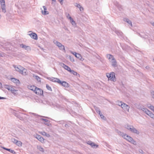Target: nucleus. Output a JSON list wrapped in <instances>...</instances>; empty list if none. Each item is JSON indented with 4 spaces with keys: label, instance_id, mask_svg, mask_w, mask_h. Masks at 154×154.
<instances>
[{
    "label": "nucleus",
    "instance_id": "f257e3e1",
    "mask_svg": "<svg viewBox=\"0 0 154 154\" xmlns=\"http://www.w3.org/2000/svg\"><path fill=\"white\" fill-rule=\"evenodd\" d=\"M106 76L109 80L115 82L116 80L115 77V74L113 72H111L110 73H107Z\"/></svg>",
    "mask_w": 154,
    "mask_h": 154
},
{
    "label": "nucleus",
    "instance_id": "f03ea898",
    "mask_svg": "<svg viewBox=\"0 0 154 154\" xmlns=\"http://www.w3.org/2000/svg\"><path fill=\"white\" fill-rule=\"evenodd\" d=\"M124 138L134 145H135L137 144L136 141L134 140L131 137L129 136L126 134L125 137Z\"/></svg>",
    "mask_w": 154,
    "mask_h": 154
},
{
    "label": "nucleus",
    "instance_id": "7ed1b4c3",
    "mask_svg": "<svg viewBox=\"0 0 154 154\" xmlns=\"http://www.w3.org/2000/svg\"><path fill=\"white\" fill-rule=\"evenodd\" d=\"M124 138L134 145H135L137 144L136 141L134 140L131 137L129 136L126 134L125 137Z\"/></svg>",
    "mask_w": 154,
    "mask_h": 154
},
{
    "label": "nucleus",
    "instance_id": "20e7f679",
    "mask_svg": "<svg viewBox=\"0 0 154 154\" xmlns=\"http://www.w3.org/2000/svg\"><path fill=\"white\" fill-rule=\"evenodd\" d=\"M54 44H55L59 48V49L61 50H63L65 51V47L63 45H62L60 43L56 41L55 42H54Z\"/></svg>",
    "mask_w": 154,
    "mask_h": 154
},
{
    "label": "nucleus",
    "instance_id": "39448f33",
    "mask_svg": "<svg viewBox=\"0 0 154 154\" xmlns=\"http://www.w3.org/2000/svg\"><path fill=\"white\" fill-rule=\"evenodd\" d=\"M35 94L38 95H42L43 94V90L39 88L36 87L34 92Z\"/></svg>",
    "mask_w": 154,
    "mask_h": 154
},
{
    "label": "nucleus",
    "instance_id": "423d86ee",
    "mask_svg": "<svg viewBox=\"0 0 154 154\" xmlns=\"http://www.w3.org/2000/svg\"><path fill=\"white\" fill-rule=\"evenodd\" d=\"M121 107L125 111H127L128 112H129L130 106L125 103H124L123 104Z\"/></svg>",
    "mask_w": 154,
    "mask_h": 154
},
{
    "label": "nucleus",
    "instance_id": "0eeeda50",
    "mask_svg": "<svg viewBox=\"0 0 154 154\" xmlns=\"http://www.w3.org/2000/svg\"><path fill=\"white\" fill-rule=\"evenodd\" d=\"M35 137L42 143H43L44 142V138L40 135L37 134L35 135Z\"/></svg>",
    "mask_w": 154,
    "mask_h": 154
},
{
    "label": "nucleus",
    "instance_id": "6e6552de",
    "mask_svg": "<svg viewBox=\"0 0 154 154\" xmlns=\"http://www.w3.org/2000/svg\"><path fill=\"white\" fill-rule=\"evenodd\" d=\"M44 10H42V14L44 15L48 14L49 12L47 11V8L45 6H43Z\"/></svg>",
    "mask_w": 154,
    "mask_h": 154
},
{
    "label": "nucleus",
    "instance_id": "1a4fd4ad",
    "mask_svg": "<svg viewBox=\"0 0 154 154\" xmlns=\"http://www.w3.org/2000/svg\"><path fill=\"white\" fill-rule=\"evenodd\" d=\"M20 46L21 47L24 48L25 49L28 51H30L31 50V48L30 47V46H26V45H24L23 44H20Z\"/></svg>",
    "mask_w": 154,
    "mask_h": 154
},
{
    "label": "nucleus",
    "instance_id": "9d476101",
    "mask_svg": "<svg viewBox=\"0 0 154 154\" xmlns=\"http://www.w3.org/2000/svg\"><path fill=\"white\" fill-rule=\"evenodd\" d=\"M112 65V66L114 67H116L117 66V63L115 59L114 58H113L111 60V61H110Z\"/></svg>",
    "mask_w": 154,
    "mask_h": 154
},
{
    "label": "nucleus",
    "instance_id": "9b49d317",
    "mask_svg": "<svg viewBox=\"0 0 154 154\" xmlns=\"http://www.w3.org/2000/svg\"><path fill=\"white\" fill-rule=\"evenodd\" d=\"M74 5L75 6L79 8L80 11L83 12V11L84 8L81 5H80V4H78L77 3H75Z\"/></svg>",
    "mask_w": 154,
    "mask_h": 154
},
{
    "label": "nucleus",
    "instance_id": "f8f14e48",
    "mask_svg": "<svg viewBox=\"0 0 154 154\" xmlns=\"http://www.w3.org/2000/svg\"><path fill=\"white\" fill-rule=\"evenodd\" d=\"M6 88L8 90L11 91L12 93H14V91H16V90L11 86L8 85H6Z\"/></svg>",
    "mask_w": 154,
    "mask_h": 154
},
{
    "label": "nucleus",
    "instance_id": "ddd939ff",
    "mask_svg": "<svg viewBox=\"0 0 154 154\" xmlns=\"http://www.w3.org/2000/svg\"><path fill=\"white\" fill-rule=\"evenodd\" d=\"M61 66L64 68L66 70L68 71L69 72H70L71 69L68 66L66 65L64 63H62L61 64Z\"/></svg>",
    "mask_w": 154,
    "mask_h": 154
},
{
    "label": "nucleus",
    "instance_id": "4468645a",
    "mask_svg": "<svg viewBox=\"0 0 154 154\" xmlns=\"http://www.w3.org/2000/svg\"><path fill=\"white\" fill-rule=\"evenodd\" d=\"M32 38L35 40H37L38 39L37 35L35 33H32L29 34Z\"/></svg>",
    "mask_w": 154,
    "mask_h": 154
},
{
    "label": "nucleus",
    "instance_id": "2eb2a0df",
    "mask_svg": "<svg viewBox=\"0 0 154 154\" xmlns=\"http://www.w3.org/2000/svg\"><path fill=\"white\" fill-rule=\"evenodd\" d=\"M13 66L15 68V70L16 71L19 72L20 73V72L21 70L23 68L21 66H16L15 65H14Z\"/></svg>",
    "mask_w": 154,
    "mask_h": 154
},
{
    "label": "nucleus",
    "instance_id": "dca6fc26",
    "mask_svg": "<svg viewBox=\"0 0 154 154\" xmlns=\"http://www.w3.org/2000/svg\"><path fill=\"white\" fill-rule=\"evenodd\" d=\"M106 58H107L109 61H111L112 58H114L113 56L110 54H107L106 55Z\"/></svg>",
    "mask_w": 154,
    "mask_h": 154
},
{
    "label": "nucleus",
    "instance_id": "f3484780",
    "mask_svg": "<svg viewBox=\"0 0 154 154\" xmlns=\"http://www.w3.org/2000/svg\"><path fill=\"white\" fill-rule=\"evenodd\" d=\"M116 132L119 135L122 136L123 138H125V137H126V134H124L123 133L121 132L118 130H116Z\"/></svg>",
    "mask_w": 154,
    "mask_h": 154
},
{
    "label": "nucleus",
    "instance_id": "a211bd4d",
    "mask_svg": "<svg viewBox=\"0 0 154 154\" xmlns=\"http://www.w3.org/2000/svg\"><path fill=\"white\" fill-rule=\"evenodd\" d=\"M140 109L142 110L143 112H144L146 114L148 113V112L149 111V110H148L146 108L144 107H140Z\"/></svg>",
    "mask_w": 154,
    "mask_h": 154
},
{
    "label": "nucleus",
    "instance_id": "6ab92c4d",
    "mask_svg": "<svg viewBox=\"0 0 154 154\" xmlns=\"http://www.w3.org/2000/svg\"><path fill=\"white\" fill-rule=\"evenodd\" d=\"M75 57L78 59H79L80 60H83L84 59H82V55L79 54L77 53H75Z\"/></svg>",
    "mask_w": 154,
    "mask_h": 154
},
{
    "label": "nucleus",
    "instance_id": "aec40b11",
    "mask_svg": "<svg viewBox=\"0 0 154 154\" xmlns=\"http://www.w3.org/2000/svg\"><path fill=\"white\" fill-rule=\"evenodd\" d=\"M26 72L27 70L23 67L22 69L21 70L20 72V73L25 75L27 74Z\"/></svg>",
    "mask_w": 154,
    "mask_h": 154
},
{
    "label": "nucleus",
    "instance_id": "412c9836",
    "mask_svg": "<svg viewBox=\"0 0 154 154\" xmlns=\"http://www.w3.org/2000/svg\"><path fill=\"white\" fill-rule=\"evenodd\" d=\"M70 20V23L72 24L74 26V27H75L76 26V24L75 23V21L71 17H69Z\"/></svg>",
    "mask_w": 154,
    "mask_h": 154
},
{
    "label": "nucleus",
    "instance_id": "4be33fe9",
    "mask_svg": "<svg viewBox=\"0 0 154 154\" xmlns=\"http://www.w3.org/2000/svg\"><path fill=\"white\" fill-rule=\"evenodd\" d=\"M147 115L154 120V114L151 112L149 111Z\"/></svg>",
    "mask_w": 154,
    "mask_h": 154
},
{
    "label": "nucleus",
    "instance_id": "5701e85b",
    "mask_svg": "<svg viewBox=\"0 0 154 154\" xmlns=\"http://www.w3.org/2000/svg\"><path fill=\"white\" fill-rule=\"evenodd\" d=\"M59 84H61L64 87H67L68 85V84L65 81H61L59 83Z\"/></svg>",
    "mask_w": 154,
    "mask_h": 154
},
{
    "label": "nucleus",
    "instance_id": "b1692460",
    "mask_svg": "<svg viewBox=\"0 0 154 154\" xmlns=\"http://www.w3.org/2000/svg\"><path fill=\"white\" fill-rule=\"evenodd\" d=\"M2 148L5 150L8 151L13 154H14L15 153V152L14 151V150L11 149H8L5 147H2Z\"/></svg>",
    "mask_w": 154,
    "mask_h": 154
},
{
    "label": "nucleus",
    "instance_id": "393cba45",
    "mask_svg": "<svg viewBox=\"0 0 154 154\" xmlns=\"http://www.w3.org/2000/svg\"><path fill=\"white\" fill-rule=\"evenodd\" d=\"M124 20L127 23H128L131 26H132V24L131 21L129 20L128 19V18H125L124 19Z\"/></svg>",
    "mask_w": 154,
    "mask_h": 154
},
{
    "label": "nucleus",
    "instance_id": "a878e982",
    "mask_svg": "<svg viewBox=\"0 0 154 154\" xmlns=\"http://www.w3.org/2000/svg\"><path fill=\"white\" fill-rule=\"evenodd\" d=\"M36 87H36V86H35L34 85L29 86V87H28L29 88V89H30L32 91H34V92L35 90Z\"/></svg>",
    "mask_w": 154,
    "mask_h": 154
},
{
    "label": "nucleus",
    "instance_id": "bb28decb",
    "mask_svg": "<svg viewBox=\"0 0 154 154\" xmlns=\"http://www.w3.org/2000/svg\"><path fill=\"white\" fill-rule=\"evenodd\" d=\"M131 132L136 133L137 134H139V132L138 131L136 128L133 127V128L132 129Z\"/></svg>",
    "mask_w": 154,
    "mask_h": 154
},
{
    "label": "nucleus",
    "instance_id": "cd10ccee",
    "mask_svg": "<svg viewBox=\"0 0 154 154\" xmlns=\"http://www.w3.org/2000/svg\"><path fill=\"white\" fill-rule=\"evenodd\" d=\"M115 32L118 35L120 36H122L123 34L122 32L116 30V31Z\"/></svg>",
    "mask_w": 154,
    "mask_h": 154
},
{
    "label": "nucleus",
    "instance_id": "c85d7f7f",
    "mask_svg": "<svg viewBox=\"0 0 154 154\" xmlns=\"http://www.w3.org/2000/svg\"><path fill=\"white\" fill-rule=\"evenodd\" d=\"M90 143L89 144V145H91L92 147L94 148L95 146H96V148H97L98 147V145L95 144L94 143L92 142H89Z\"/></svg>",
    "mask_w": 154,
    "mask_h": 154
},
{
    "label": "nucleus",
    "instance_id": "c756f323",
    "mask_svg": "<svg viewBox=\"0 0 154 154\" xmlns=\"http://www.w3.org/2000/svg\"><path fill=\"white\" fill-rule=\"evenodd\" d=\"M1 8L3 12H4V13H5L6 12V10L5 9V5H1Z\"/></svg>",
    "mask_w": 154,
    "mask_h": 154
},
{
    "label": "nucleus",
    "instance_id": "7c9ffc66",
    "mask_svg": "<svg viewBox=\"0 0 154 154\" xmlns=\"http://www.w3.org/2000/svg\"><path fill=\"white\" fill-rule=\"evenodd\" d=\"M94 108L95 109L96 111L98 113H100V111L99 108L97 107L96 106H94Z\"/></svg>",
    "mask_w": 154,
    "mask_h": 154
},
{
    "label": "nucleus",
    "instance_id": "2f4dec72",
    "mask_svg": "<svg viewBox=\"0 0 154 154\" xmlns=\"http://www.w3.org/2000/svg\"><path fill=\"white\" fill-rule=\"evenodd\" d=\"M11 81L15 83H18L19 81V80L15 78H12L11 79Z\"/></svg>",
    "mask_w": 154,
    "mask_h": 154
},
{
    "label": "nucleus",
    "instance_id": "473e14b6",
    "mask_svg": "<svg viewBox=\"0 0 154 154\" xmlns=\"http://www.w3.org/2000/svg\"><path fill=\"white\" fill-rule=\"evenodd\" d=\"M15 144L19 146H21L22 145V143L20 141L17 140V141H16V143Z\"/></svg>",
    "mask_w": 154,
    "mask_h": 154
},
{
    "label": "nucleus",
    "instance_id": "72a5a7b5",
    "mask_svg": "<svg viewBox=\"0 0 154 154\" xmlns=\"http://www.w3.org/2000/svg\"><path fill=\"white\" fill-rule=\"evenodd\" d=\"M38 149L40 151L42 152H44V149L42 148L41 146H38L37 147Z\"/></svg>",
    "mask_w": 154,
    "mask_h": 154
},
{
    "label": "nucleus",
    "instance_id": "f704fd0d",
    "mask_svg": "<svg viewBox=\"0 0 154 154\" xmlns=\"http://www.w3.org/2000/svg\"><path fill=\"white\" fill-rule=\"evenodd\" d=\"M70 72L72 74H73L75 75H77L78 74L74 70H71Z\"/></svg>",
    "mask_w": 154,
    "mask_h": 154
},
{
    "label": "nucleus",
    "instance_id": "c9c22d12",
    "mask_svg": "<svg viewBox=\"0 0 154 154\" xmlns=\"http://www.w3.org/2000/svg\"><path fill=\"white\" fill-rule=\"evenodd\" d=\"M124 103L122 102L119 101H118L117 102L118 105L119 106H121V107H122V105H123V104Z\"/></svg>",
    "mask_w": 154,
    "mask_h": 154
},
{
    "label": "nucleus",
    "instance_id": "e433bc0d",
    "mask_svg": "<svg viewBox=\"0 0 154 154\" xmlns=\"http://www.w3.org/2000/svg\"><path fill=\"white\" fill-rule=\"evenodd\" d=\"M100 116V117L101 118V119H103L104 120L106 119V118L103 115L102 113H101V112H100V113H98Z\"/></svg>",
    "mask_w": 154,
    "mask_h": 154
},
{
    "label": "nucleus",
    "instance_id": "4c0bfd02",
    "mask_svg": "<svg viewBox=\"0 0 154 154\" xmlns=\"http://www.w3.org/2000/svg\"><path fill=\"white\" fill-rule=\"evenodd\" d=\"M150 93L152 97L154 99V90H151Z\"/></svg>",
    "mask_w": 154,
    "mask_h": 154
},
{
    "label": "nucleus",
    "instance_id": "58836bf2",
    "mask_svg": "<svg viewBox=\"0 0 154 154\" xmlns=\"http://www.w3.org/2000/svg\"><path fill=\"white\" fill-rule=\"evenodd\" d=\"M46 87L47 88L48 90L51 91H52L51 87L50 86H49L47 84L46 85Z\"/></svg>",
    "mask_w": 154,
    "mask_h": 154
},
{
    "label": "nucleus",
    "instance_id": "ea45409f",
    "mask_svg": "<svg viewBox=\"0 0 154 154\" xmlns=\"http://www.w3.org/2000/svg\"><path fill=\"white\" fill-rule=\"evenodd\" d=\"M60 81V80L59 79L55 78L54 82H56L59 84Z\"/></svg>",
    "mask_w": 154,
    "mask_h": 154
},
{
    "label": "nucleus",
    "instance_id": "a19ab883",
    "mask_svg": "<svg viewBox=\"0 0 154 154\" xmlns=\"http://www.w3.org/2000/svg\"><path fill=\"white\" fill-rule=\"evenodd\" d=\"M35 79L37 80L38 82H41L40 78L38 76H37V75L35 76Z\"/></svg>",
    "mask_w": 154,
    "mask_h": 154
},
{
    "label": "nucleus",
    "instance_id": "79ce46f5",
    "mask_svg": "<svg viewBox=\"0 0 154 154\" xmlns=\"http://www.w3.org/2000/svg\"><path fill=\"white\" fill-rule=\"evenodd\" d=\"M17 140L14 138H12L11 139V141L15 144L16 143V141H17Z\"/></svg>",
    "mask_w": 154,
    "mask_h": 154
},
{
    "label": "nucleus",
    "instance_id": "37998d69",
    "mask_svg": "<svg viewBox=\"0 0 154 154\" xmlns=\"http://www.w3.org/2000/svg\"><path fill=\"white\" fill-rule=\"evenodd\" d=\"M149 108L154 112V106L152 105H151L149 107Z\"/></svg>",
    "mask_w": 154,
    "mask_h": 154
},
{
    "label": "nucleus",
    "instance_id": "c03bdc74",
    "mask_svg": "<svg viewBox=\"0 0 154 154\" xmlns=\"http://www.w3.org/2000/svg\"><path fill=\"white\" fill-rule=\"evenodd\" d=\"M65 14H66V17L69 20H70V18H69V17H71L70 15V14H69L67 13H66Z\"/></svg>",
    "mask_w": 154,
    "mask_h": 154
},
{
    "label": "nucleus",
    "instance_id": "a18cd8bd",
    "mask_svg": "<svg viewBox=\"0 0 154 154\" xmlns=\"http://www.w3.org/2000/svg\"><path fill=\"white\" fill-rule=\"evenodd\" d=\"M0 3H1V5H5V0H0Z\"/></svg>",
    "mask_w": 154,
    "mask_h": 154
},
{
    "label": "nucleus",
    "instance_id": "49530a36",
    "mask_svg": "<svg viewBox=\"0 0 154 154\" xmlns=\"http://www.w3.org/2000/svg\"><path fill=\"white\" fill-rule=\"evenodd\" d=\"M117 4H118V6H117L119 10L121 11V10L122 9V6L119 4L118 3H117Z\"/></svg>",
    "mask_w": 154,
    "mask_h": 154
},
{
    "label": "nucleus",
    "instance_id": "de8ad7c7",
    "mask_svg": "<svg viewBox=\"0 0 154 154\" xmlns=\"http://www.w3.org/2000/svg\"><path fill=\"white\" fill-rule=\"evenodd\" d=\"M55 78H54V77H50L48 79L50 81L53 82H54V80L55 79Z\"/></svg>",
    "mask_w": 154,
    "mask_h": 154
},
{
    "label": "nucleus",
    "instance_id": "09e8293b",
    "mask_svg": "<svg viewBox=\"0 0 154 154\" xmlns=\"http://www.w3.org/2000/svg\"><path fill=\"white\" fill-rule=\"evenodd\" d=\"M41 119L42 120H43V121H45V122H50V121L49 120L46 119H44L42 118V119Z\"/></svg>",
    "mask_w": 154,
    "mask_h": 154
},
{
    "label": "nucleus",
    "instance_id": "8fccbe9b",
    "mask_svg": "<svg viewBox=\"0 0 154 154\" xmlns=\"http://www.w3.org/2000/svg\"><path fill=\"white\" fill-rule=\"evenodd\" d=\"M69 59H70V60L72 62H74V60L73 57H71L70 56L69 57Z\"/></svg>",
    "mask_w": 154,
    "mask_h": 154
},
{
    "label": "nucleus",
    "instance_id": "3c124183",
    "mask_svg": "<svg viewBox=\"0 0 154 154\" xmlns=\"http://www.w3.org/2000/svg\"><path fill=\"white\" fill-rule=\"evenodd\" d=\"M131 126L128 125H125V128L128 130L129 129V128H130Z\"/></svg>",
    "mask_w": 154,
    "mask_h": 154
},
{
    "label": "nucleus",
    "instance_id": "603ef678",
    "mask_svg": "<svg viewBox=\"0 0 154 154\" xmlns=\"http://www.w3.org/2000/svg\"><path fill=\"white\" fill-rule=\"evenodd\" d=\"M41 134L44 136H45L46 134V133L45 131H42L41 132Z\"/></svg>",
    "mask_w": 154,
    "mask_h": 154
},
{
    "label": "nucleus",
    "instance_id": "864d4df0",
    "mask_svg": "<svg viewBox=\"0 0 154 154\" xmlns=\"http://www.w3.org/2000/svg\"><path fill=\"white\" fill-rule=\"evenodd\" d=\"M58 2H60L61 5H62L63 3V0H58Z\"/></svg>",
    "mask_w": 154,
    "mask_h": 154
},
{
    "label": "nucleus",
    "instance_id": "5fc2aeb1",
    "mask_svg": "<svg viewBox=\"0 0 154 154\" xmlns=\"http://www.w3.org/2000/svg\"><path fill=\"white\" fill-rule=\"evenodd\" d=\"M133 127H134L133 126H131V127L130 128H129V129H128V130H129V131L131 132L132 129L133 128Z\"/></svg>",
    "mask_w": 154,
    "mask_h": 154
},
{
    "label": "nucleus",
    "instance_id": "6e6d98bb",
    "mask_svg": "<svg viewBox=\"0 0 154 154\" xmlns=\"http://www.w3.org/2000/svg\"><path fill=\"white\" fill-rule=\"evenodd\" d=\"M139 152L142 153V154H143V150L141 149H140L139 150Z\"/></svg>",
    "mask_w": 154,
    "mask_h": 154
},
{
    "label": "nucleus",
    "instance_id": "4d7b16f0",
    "mask_svg": "<svg viewBox=\"0 0 154 154\" xmlns=\"http://www.w3.org/2000/svg\"><path fill=\"white\" fill-rule=\"evenodd\" d=\"M45 136H46V137H49L50 136V135L49 134H47V133H46V134Z\"/></svg>",
    "mask_w": 154,
    "mask_h": 154
},
{
    "label": "nucleus",
    "instance_id": "13d9d810",
    "mask_svg": "<svg viewBox=\"0 0 154 154\" xmlns=\"http://www.w3.org/2000/svg\"><path fill=\"white\" fill-rule=\"evenodd\" d=\"M5 99V98L4 97H0V100Z\"/></svg>",
    "mask_w": 154,
    "mask_h": 154
},
{
    "label": "nucleus",
    "instance_id": "bf43d9fd",
    "mask_svg": "<svg viewBox=\"0 0 154 154\" xmlns=\"http://www.w3.org/2000/svg\"><path fill=\"white\" fill-rule=\"evenodd\" d=\"M44 124L45 125H48V126H49V125L50 124L49 123H45Z\"/></svg>",
    "mask_w": 154,
    "mask_h": 154
},
{
    "label": "nucleus",
    "instance_id": "052dcab7",
    "mask_svg": "<svg viewBox=\"0 0 154 154\" xmlns=\"http://www.w3.org/2000/svg\"><path fill=\"white\" fill-rule=\"evenodd\" d=\"M146 68L147 69H149V66H146Z\"/></svg>",
    "mask_w": 154,
    "mask_h": 154
},
{
    "label": "nucleus",
    "instance_id": "680f3d73",
    "mask_svg": "<svg viewBox=\"0 0 154 154\" xmlns=\"http://www.w3.org/2000/svg\"><path fill=\"white\" fill-rule=\"evenodd\" d=\"M89 142H91V141H88V142L87 143L88 144H89H89L90 143H89Z\"/></svg>",
    "mask_w": 154,
    "mask_h": 154
},
{
    "label": "nucleus",
    "instance_id": "e2e57ef3",
    "mask_svg": "<svg viewBox=\"0 0 154 154\" xmlns=\"http://www.w3.org/2000/svg\"><path fill=\"white\" fill-rule=\"evenodd\" d=\"M152 25L153 26H154V22L152 23Z\"/></svg>",
    "mask_w": 154,
    "mask_h": 154
},
{
    "label": "nucleus",
    "instance_id": "0e129e2a",
    "mask_svg": "<svg viewBox=\"0 0 154 154\" xmlns=\"http://www.w3.org/2000/svg\"><path fill=\"white\" fill-rule=\"evenodd\" d=\"M52 1L54 2H56V0H52Z\"/></svg>",
    "mask_w": 154,
    "mask_h": 154
},
{
    "label": "nucleus",
    "instance_id": "69168bd1",
    "mask_svg": "<svg viewBox=\"0 0 154 154\" xmlns=\"http://www.w3.org/2000/svg\"><path fill=\"white\" fill-rule=\"evenodd\" d=\"M75 53H76V52H73V53L72 52V53L73 54H74V55H75Z\"/></svg>",
    "mask_w": 154,
    "mask_h": 154
},
{
    "label": "nucleus",
    "instance_id": "338daca9",
    "mask_svg": "<svg viewBox=\"0 0 154 154\" xmlns=\"http://www.w3.org/2000/svg\"><path fill=\"white\" fill-rule=\"evenodd\" d=\"M32 114H33V115H36V114H35V113H33Z\"/></svg>",
    "mask_w": 154,
    "mask_h": 154
},
{
    "label": "nucleus",
    "instance_id": "774afa93",
    "mask_svg": "<svg viewBox=\"0 0 154 154\" xmlns=\"http://www.w3.org/2000/svg\"><path fill=\"white\" fill-rule=\"evenodd\" d=\"M153 61L154 62V59H153Z\"/></svg>",
    "mask_w": 154,
    "mask_h": 154
}]
</instances>
